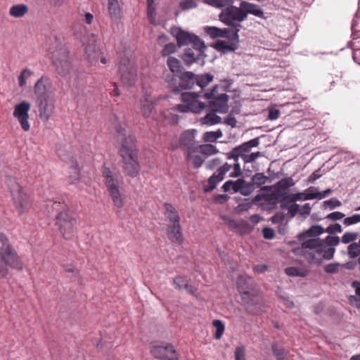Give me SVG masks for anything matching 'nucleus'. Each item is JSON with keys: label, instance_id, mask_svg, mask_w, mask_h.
<instances>
[{"label": "nucleus", "instance_id": "21", "mask_svg": "<svg viewBox=\"0 0 360 360\" xmlns=\"http://www.w3.org/2000/svg\"><path fill=\"white\" fill-rule=\"evenodd\" d=\"M202 53V46L195 47L193 46L192 48H188L185 50L182 54L181 58L186 65H191L197 60L199 56Z\"/></svg>", "mask_w": 360, "mask_h": 360}, {"label": "nucleus", "instance_id": "37", "mask_svg": "<svg viewBox=\"0 0 360 360\" xmlns=\"http://www.w3.org/2000/svg\"><path fill=\"white\" fill-rule=\"evenodd\" d=\"M212 326L215 328V332L214 334V338L217 340L221 339L225 330L224 323L220 320H214L212 322Z\"/></svg>", "mask_w": 360, "mask_h": 360}, {"label": "nucleus", "instance_id": "33", "mask_svg": "<svg viewBox=\"0 0 360 360\" xmlns=\"http://www.w3.org/2000/svg\"><path fill=\"white\" fill-rule=\"evenodd\" d=\"M309 271L305 269H300L299 267L295 266H289L285 268V273L288 276H298V277H305L307 276Z\"/></svg>", "mask_w": 360, "mask_h": 360}, {"label": "nucleus", "instance_id": "25", "mask_svg": "<svg viewBox=\"0 0 360 360\" xmlns=\"http://www.w3.org/2000/svg\"><path fill=\"white\" fill-rule=\"evenodd\" d=\"M174 288L180 291L186 290L187 292L195 295V289L188 285V281L186 278L182 276H177L173 280Z\"/></svg>", "mask_w": 360, "mask_h": 360}, {"label": "nucleus", "instance_id": "6", "mask_svg": "<svg viewBox=\"0 0 360 360\" xmlns=\"http://www.w3.org/2000/svg\"><path fill=\"white\" fill-rule=\"evenodd\" d=\"M103 176L105 179L107 190L114 205L119 208L122 207L123 202L119 190L122 184L120 176L117 174H112L110 169L105 167L103 169Z\"/></svg>", "mask_w": 360, "mask_h": 360}, {"label": "nucleus", "instance_id": "48", "mask_svg": "<svg viewBox=\"0 0 360 360\" xmlns=\"http://www.w3.org/2000/svg\"><path fill=\"white\" fill-rule=\"evenodd\" d=\"M304 198H305V191H304L302 193H297L285 195L283 198V200H285L288 199V200H290V202H295L297 201L306 200Z\"/></svg>", "mask_w": 360, "mask_h": 360}, {"label": "nucleus", "instance_id": "4", "mask_svg": "<svg viewBox=\"0 0 360 360\" xmlns=\"http://www.w3.org/2000/svg\"><path fill=\"white\" fill-rule=\"evenodd\" d=\"M49 56L57 72L61 76H67L72 70L71 61L68 48L58 39L49 45Z\"/></svg>", "mask_w": 360, "mask_h": 360}, {"label": "nucleus", "instance_id": "28", "mask_svg": "<svg viewBox=\"0 0 360 360\" xmlns=\"http://www.w3.org/2000/svg\"><path fill=\"white\" fill-rule=\"evenodd\" d=\"M180 224H173L168 228V237L172 242L180 243L182 240V234L180 231Z\"/></svg>", "mask_w": 360, "mask_h": 360}, {"label": "nucleus", "instance_id": "36", "mask_svg": "<svg viewBox=\"0 0 360 360\" xmlns=\"http://www.w3.org/2000/svg\"><path fill=\"white\" fill-rule=\"evenodd\" d=\"M272 352L276 360H288V351H286L283 347H278L277 345H272Z\"/></svg>", "mask_w": 360, "mask_h": 360}, {"label": "nucleus", "instance_id": "39", "mask_svg": "<svg viewBox=\"0 0 360 360\" xmlns=\"http://www.w3.org/2000/svg\"><path fill=\"white\" fill-rule=\"evenodd\" d=\"M222 135V132L219 129L215 131H207L204 133V141L213 142L215 141L217 139L221 138Z\"/></svg>", "mask_w": 360, "mask_h": 360}, {"label": "nucleus", "instance_id": "2", "mask_svg": "<svg viewBox=\"0 0 360 360\" xmlns=\"http://www.w3.org/2000/svg\"><path fill=\"white\" fill-rule=\"evenodd\" d=\"M8 266L21 270L22 263L9 239L4 233H0V278L8 275Z\"/></svg>", "mask_w": 360, "mask_h": 360}, {"label": "nucleus", "instance_id": "17", "mask_svg": "<svg viewBox=\"0 0 360 360\" xmlns=\"http://www.w3.org/2000/svg\"><path fill=\"white\" fill-rule=\"evenodd\" d=\"M233 169V163H225L224 165L220 167L211 176L208 181L207 185L204 187V191L207 192L213 190L216 188L217 184L222 181L224 178L225 174L231 170V169Z\"/></svg>", "mask_w": 360, "mask_h": 360}, {"label": "nucleus", "instance_id": "27", "mask_svg": "<svg viewBox=\"0 0 360 360\" xmlns=\"http://www.w3.org/2000/svg\"><path fill=\"white\" fill-rule=\"evenodd\" d=\"M319 250L321 255V263L323 259H331L335 251V249L333 247L327 246L324 241L319 238Z\"/></svg>", "mask_w": 360, "mask_h": 360}, {"label": "nucleus", "instance_id": "44", "mask_svg": "<svg viewBox=\"0 0 360 360\" xmlns=\"http://www.w3.org/2000/svg\"><path fill=\"white\" fill-rule=\"evenodd\" d=\"M148 8H147V15L148 20L150 23L153 24L155 21V7H154V0H149L147 1Z\"/></svg>", "mask_w": 360, "mask_h": 360}, {"label": "nucleus", "instance_id": "42", "mask_svg": "<svg viewBox=\"0 0 360 360\" xmlns=\"http://www.w3.org/2000/svg\"><path fill=\"white\" fill-rule=\"evenodd\" d=\"M348 255L350 258H356L360 255V245L358 243H352L348 246Z\"/></svg>", "mask_w": 360, "mask_h": 360}, {"label": "nucleus", "instance_id": "15", "mask_svg": "<svg viewBox=\"0 0 360 360\" xmlns=\"http://www.w3.org/2000/svg\"><path fill=\"white\" fill-rule=\"evenodd\" d=\"M173 34L174 35L177 44L179 46H187L192 44L195 47L202 46V41L200 40L199 37L194 34L184 31L181 29H177L173 30Z\"/></svg>", "mask_w": 360, "mask_h": 360}, {"label": "nucleus", "instance_id": "40", "mask_svg": "<svg viewBox=\"0 0 360 360\" xmlns=\"http://www.w3.org/2000/svg\"><path fill=\"white\" fill-rule=\"evenodd\" d=\"M324 232V229L319 225L311 226L305 233L307 236L316 237Z\"/></svg>", "mask_w": 360, "mask_h": 360}, {"label": "nucleus", "instance_id": "5", "mask_svg": "<svg viewBox=\"0 0 360 360\" xmlns=\"http://www.w3.org/2000/svg\"><path fill=\"white\" fill-rule=\"evenodd\" d=\"M197 132L195 129L185 131L179 139L180 144L186 148L188 162L195 168L200 167L202 164V145L194 142Z\"/></svg>", "mask_w": 360, "mask_h": 360}, {"label": "nucleus", "instance_id": "49", "mask_svg": "<svg viewBox=\"0 0 360 360\" xmlns=\"http://www.w3.org/2000/svg\"><path fill=\"white\" fill-rule=\"evenodd\" d=\"M359 222H360V214H354L351 217L345 218L343 220V224L345 226L356 224Z\"/></svg>", "mask_w": 360, "mask_h": 360}, {"label": "nucleus", "instance_id": "45", "mask_svg": "<svg viewBox=\"0 0 360 360\" xmlns=\"http://www.w3.org/2000/svg\"><path fill=\"white\" fill-rule=\"evenodd\" d=\"M266 180L267 177L263 173H257L252 178L253 184L257 186V187L264 185Z\"/></svg>", "mask_w": 360, "mask_h": 360}, {"label": "nucleus", "instance_id": "55", "mask_svg": "<svg viewBox=\"0 0 360 360\" xmlns=\"http://www.w3.org/2000/svg\"><path fill=\"white\" fill-rule=\"evenodd\" d=\"M32 75V72L28 69H25L22 71L21 74L19 76L18 81L19 85L22 86L25 84L26 78Z\"/></svg>", "mask_w": 360, "mask_h": 360}, {"label": "nucleus", "instance_id": "34", "mask_svg": "<svg viewBox=\"0 0 360 360\" xmlns=\"http://www.w3.org/2000/svg\"><path fill=\"white\" fill-rule=\"evenodd\" d=\"M166 208V216L168 220L173 223L179 224L180 217L176 211L175 208L170 204L165 205Z\"/></svg>", "mask_w": 360, "mask_h": 360}, {"label": "nucleus", "instance_id": "56", "mask_svg": "<svg viewBox=\"0 0 360 360\" xmlns=\"http://www.w3.org/2000/svg\"><path fill=\"white\" fill-rule=\"evenodd\" d=\"M345 216V215L344 213L336 211L328 214L326 216V219L329 220L337 221L343 219Z\"/></svg>", "mask_w": 360, "mask_h": 360}, {"label": "nucleus", "instance_id": "7", "mask_svg": "<svg viewBox=\"0 0 360 360\" xmlns=\"http://www.w3.org/2000/svg\"><path fill=\"white\" fill-rule=\"evenodd\" d=\"M117 74L124 86H134L137 78V68L134 62L127 57L121 58L118 64Z\"/></svg>", "mask_w": 360, "mask_h": 360}, {"label": "nucleus", "instance_id": "35", "mask_svg": "<svg viewBox=\"0 0 360 360\" xmlns=\"http://www.w3.org/2000/svg\"><path fill=\"white\" fill-rule=\"evenodd\" d=\"M294 185L292 179L291 178H285L279 181L276 184V187L278 193H286V191Z\"/></svg>", "mask_w": 360, "mask_h": 360}, {"label": "nucleus", "instance_id": "54", "mask_svg": "<svg viewBox=\"0 0 360 360\" xmlns=\"http://www.w3.org/2000/svg\"><path fill=\"white\" fill-rule=\"evenodd\" d=\"M323 205L332 210L341 206L342 203L339 200L336 198H330V200L324 201Z\"/></svg>", "mask_w": 360, "mask_h": 360}, {"label": "nucleus", "instance_id": "1", "mask_svg": "<svg viewBox=\"0 0 360 360\" xmlns=\"http://www.w3.org/2000/svg\"><path fill=\"white\" fill-rule=\"evenodd\" d=\"M259 144V138L257 137L235 147L227 153V158L233 160V172L229 174V176L238 177L242 174L238 162L239 158H241L245 163H252L262 156V153L259 151L251 153V149L258 146Z\"/></svg>", "mask_w": 360, "mask_h": 360}, {"label": "nucleus", "instance_id": "9", "mask_svg": "<svg viewBox=\"0 0 360 360\" xmlns=\"http://www.w3.org/2000/svg\"><path fill=\"white\" fill-rule=\"evenodd\" d=\"M7 184L13 196L15 207L18 214L21 215L30 207L29 198L22 188L17 183L15 178H8Z\"/></svg>", "mask_w": 360, "mask_h": 360}, {"label": "nucleus", "instance_id": "58", "mask_svg": "<svg viewBox=\"0 0 360 360\" xmlns=\"http://www.w3.org/2000/svg\"><path fill=\"white\" fill-rule=\"evenodd\" d=\"M226 223H227L228 226H229V228H231L232 229H235L240 228L243 224V221H238V220L233 219H228L226 220Z\"/></svg>", "mask_w": 360, "mask_h": 360}, {"label": "nucleus", "instance_id": "14", "mask_svg": "<svg viewBox=\"0 0 360 360\" xmlns=\"http://www.w3.org/2000/svg\"><path fill=\"white\" fill-rule=\"evenodd\" d=\"M30 104L23 101L15 106L13 111V116L19 122L20 127L25 131L30 130V125L28 122L29 119V111L30 109Z\"/></svg>", "mask_w": 360, "mask_h": 360}, {"label": "nucleus", "instance_id": "19", "mask_svg": "<svg viewBox=\"0 0 360 360\" xmlns=\"http://www.w3.org/2000/svg\"><path fill=\"white\" fill-rule=\"evenodd\" d=\"M51 80L46 77H41L34 86V94L37 96V99L51 97Z\"/></svg>", "mask_w": 360, "mask_h": 360}, {"label": "nucleus", "instance_id": "32", "mask_svg": "<svg viewBox=\"0 0 360 360\" xmlns=\"http://www.w3.org/2000/svg\"><path fill=\"white\" fill-rule=\"evenodd\" d=\"M204 31L212 38L225 37L229 32V30L227 28L219 29L216 27H206L204 28Z\"/></svg>", "mask_w": 360, "mask_h": 360}, {"label": "nucleus", "instance_id": "10", "mask_svg": "<svg viewBox=\"0 0 360 360\" xmlns=\"http://www.w3.org/2000/svg\"><path fill=\"white\" fill-rule=\"evenodd\" d=\"M199 96V94L195 92L182 93L181 99L184 103L176 105L174 109L182 113L200 112L202 110V103L198 101Z\"/></svg>", "mask_w": 360, "mask_h": 360}, {"label": "nucleus", "instance_id": "20", "mask_svg": "<svg viewBox=\"0 0 360 360\" xmlns=\"http://www.w3.org/2000/svg\"><path fill=\"white\" fill-rule=\"evenodd\" d=\"M39 117L43 121H47L53 113L54 103L53 97L37 99Z\"/></svg>", "mask_w": 360, "mask_h": 360}, {"label": "nucleus", "instance_id": "50", "mask_svg": "<svg viewBox=\"0 0 360 360\" xmlns=\"http://www.w3.org/2000/svg\"><path fill=\"white\" fill-rule=\"evenodd\" d=\"M198 6V0H182L180 1V7L183 10H188Z\"/></svg>", "mask_w": 360, "mask_h": 360}, {"label": "nucleus", "instance_id": "59", "mask_svg": "<svg viewBox=\"0 0 360 360\" xmlns=\"http://www.w3.org/2000/svg\"><path fill=\"white\" fill-rule=\"evenodd\" d=\"M339 269V264L338 263H330L327 264L324 270L328 274H335L338 271Z\"/></svg>", "mask_w": 360, "mask_h": 360}, {"label": "nucleus", "instance_id": "16", "mask_svg": "<svg viewBox=\"0 0 360 360\" xmlns=\"http://www.w3.org/2000/svg\"><path fill=\"white\" fill-rule=\"evenodd\" d=\"M97 37L95 34L89 37V41L85 47V58L91 65H96L98 63L101 51L96 45Z\"/></svg>", "mask_w": 360, "mask_h": 360}, {"label": "nucleus", "instance_id": "57", "mask_svg": "<svg viewBox=\"0 0 360 360\" xmlns=\"http://www.w3.org/2000/svg\"><path fill=\"white\" fill-rule=\"evenodd\" d=\"M326 231L328 233H341L342 231V229L340 224L336 223L334 224H331L327 227Z\"/></svg>", "mask_w": 360, "mask_h": 360}, {"label": "nucleus", "instance_id": "41", "mask_svg": "<svg viewBox=\"0 0 360 360\" xmlns=\"http://www.w3.org/2000/svg\"><path fill=\"white\" fill-rule=\"evenodd\" d=\"M281 207L283 209L286 208L292 217H295L297 213L300 214V206L295 202H290L289 201L286 205L282 204Z\"/></svg>", "mask_w": 360, "mask_h": 360}, {"label": "nucleus", "instance_id": "46", "mask_svg": "<svg viewBox=\"0 0 360 360\" xmlns=\"http://www.w3.org/2000/svg\"><path fill=\"white\" fill-rule=\"evenodd\" d=\"M305 200H313L319 199V192L317 191V188L313 186H310L305 191Z\"/></svg>", "mask_w": 360, "mask_h": 360}, {"label": "nucleus", "instance_id": "30", "mask_svg": "<svg viewBox=\"0 0 360 360\" xmlns=\"http://www.w3.org/2000/svg\"><path fill=\"white\" fill-rule=\"evenodd\" d=\"M28 12V7L23 4L12 6L9 9V14L14 18H22Z\"/></svg>", "mask_w": 360, "mask_h": 360}, {"label": "nucleus", "instance_id": "12", "mask_svg": "<svg viewBox=\"0 0 360 360\" xmlns=\"http://www.w3.org/2000/svg\"><path fill=\"white\" fill-rule=\"evenodd\" d=\"M319 238H310L302 243V255L309 263L321 264Z\"/></svg>", "mask_w": 360, "mask_h": 360}, {"label": "nucleus", "instance_id": "31", "mask_svg": "<svg viewBox=\"0 0 360 360\" xmlns=\"http://www.w3.org/2000/svg\"><path fill=\"white\" fill-rule=\"evenodd\" d=\"M108 13L113 20L120 18L121 10L117 0H108Z\"/></svg>", "mask_w": 360, "mask_h": 360}, {"label": "nucleus", "instance_id": "24", "mask_svg": "<svg viewBox=\"0 0 360 360\" xmlns=\"http://www.w3.org/2000/svg\"><path fill=\"white\" fill-rule=\"evenodd\" d=\"M245 181L243 179H238L236 181L229 180L222 186L221 188L224 192L233 191L234 193L241 191L245 186Z\"/></svg>", "mask_w": 360, "mask_h": 360}, {"label": "nucleus", "instance_id": "43", "mask_svg": "<svg viewBox=\"0 0 360 360\" xmlns=\"http://www.w3.org/2000/svg\"><path fill=\"white\" fill-rule=\"evenodd\" d=\"M221 117L214 113H208L204 117V124L212 125L221 122Z\"/></svg>", "mask_w": 360, "mask_h": 360}, {"label": "nucleus", "instance_id": "26", "mask_svg": "<svg viewBox=\"0 0 360 360\" xmlns=\"http://www.w3.org/2000/svg\"><path fill=\"white\" fill-rule=\"evenodd\" d=\"M153 110V99L148 95L145 96L141 102V112L144 117H149Z\"/></svg>", "mask_w": 360, "mask_h": 360}, {"label": "nucleus", "instance_id": "8", "mask_svg": "<svg viewBox=\"0 0 360 360\" xmlns=\"http://www.w3.org/2000/svg\"><path fill=\"white\" fill-rule=\"evenodd\" d=\"M56 224L63 238L70 239L74 236L77 214L69 210L61 211L56 217Z\"/></svg>", "mask_w": 360, "mask_h": 360}, {"label": "nucleus", "instance_id": "47", "mask_svg": "<svg viewBox=\"0 0 360 360\" xmlns=\"http://www.w3.org/2000/svg\"><path fill=\"white\" fill-rule=\"evenodd\" d=\"M357 238L358 233L356 232H346L342 236L341 242L344 244H347L354 242Z\"/></svg>", "mask_w": 360, "mask_h": 360}, {"label": "nucleus", "instance_id": "63", "mask_svg": "<svg viewBox=\"0 0 360 360\" xmlns=\"http://www.w3.org/2000/svg\"><path fill=\"white\" fill-rule=\"evenodd\" d=\"M322 176L321 173V169H319L314 172L308 178V183H314L316 179H319Z\"/></svg>", "mask_w": 360, "mask_h": 360}, {"label": "nucleus", "instance_id": "61", "mask_svg": "<svg viewBox=\"0 0 360 360\" xmlns=\"http://www.w3.org/2000/svg\"><path fill=\"white\" fill-rule=\"evenodd\" d=\"M262 233L265 239H272L275 235L274 229L269 227L263 229Z\"/></svg>", "mask_w": 360, "mask_h": 360}, {"label": "nucleus", "instance_id": "38", "mask_svg": "<svg viewBox=\"0 0 360 360\" xmlns=\"http://www.w3.org/2000/svg\"><path fill=\"white\" fill-rule=\"evenodd\" d=\"M214 48L223 53L234 51V48L231 45L224 41H217L214 44Z\"/></svg>", "mask_w": 360, "mask_h": 360}, {"label": "nucleus", "instance_id": "52", "mask_svg": "<svg viewBox=\"0 0 360 360\" xmlns=\"http://www.w3.org/2000/svg\"><path fill=\"white\" fill-rule=\"evenodd\" d=\"M176 47L174 43H169L162 50V55L167 56L176 51Z\"/></svg>", "mask_w": 360, "mask_h": 360}, {"label": "nucleus", "instance_id": "60", "mask_svg": "<svg viewBox=\"0 0 360 360\" xmlns=\"http://www.w3.org/2000/svg\"><path fill=\"white\" fill-rule=\"evenodd\" d=\"M217 148L212 144H204V155H213L217 153Z\"/></svg>", "mask_w": 360, "mask_h": 360}, {"label": "nucleus", "instance_id": "22", "mask_svg": "<svg viewBox=\"0 0 360 360\" xmlns=\"http://www.w3.org/2000/svg\"><path fill=\"white\" fill-rule=\"evenodd\" d=\"M250 279V276H240L238 278V280H237L238 291L242 296L243 301L245 304H248L252 300L250 299V293L248 291V287L245 284V282Z\"/></svg>", "mask_w": 360, "mask_h": 360}, {"label": "nucleus", "instance_id": "62", "mask_svg": "<svg viewBox=\"0 0 360 360\" xmlns=\"http://www.w3.org/2000/svg\"><path fill=\"white\" fill-rule=\"evenodd\" d=\"M230 197L226 194H218L214 196V200L215 202L219 204H223L226 202Z\"/></svg>", "mask_w": 360, "mask_h": 360}, {"label": "nucleus", "instance_id": "53", "mask_svg": "<svg viewBox=\"0 0 360 360\" xmlns=\"http://www.w3.org/2000/svg\"><path fill=\"white\" fill-rule=\"evenodd\" d=\"M323 241L327 246L333 247L339 244L340 238L338 236H328Z\"/></svg>", "mask_w": 360, "mask_h": 360}, {"label": "nucleus", "instance_id": "23", "mask_svg": "<svg viewBox=\"0 0 360 360\" xmlns=\"http://www.w3.org/2000/svg\"><path fill=\"white\" fill-rule=\"evenodd\" d=\"M240 6L245 13V18L248 14H252L259 18H262L264 15L263 11L257 4H251L248 1H241Z\"/></svg>", "mask_w": 360, "mask_h": 360}, {"label": "nucleus", "instance_id": "11", "mask_svg": "<svg viewBox=\"0 0 360 360\" xmlns=\"http://www.w3.org/2000/svg\"><path fill=\"white\" fill-rule=\"evenodd\" d=\"M217 89L218 86L216 85L210 91L204 93V98L211 99L209 105L212 111L225 113L229 110V96L225 93L218 94Z\"/></svg>", "mask_w": 360, "mask_h": 360}, {"label": "nucleus", "instance_id": "64", "mask_svg": "<svg viewBox=\"0 0 360 360\" xmlns=\"http://www.w3.org/2000/svg\"><path fill=\"white\" fill-rule=\"evenodd\" d=\"M280 115V111L277 109H271L269 111L268 117L270 120H275L278 118Z\"/></svg>", "mask_w": 360, "mask_h": 360}, {"label": "nucleus", "instance_id": "18", "mask_svg": "<svg viewBox=\"0 0 360 360\" xmlns=\"http://www.w3.org/2000/svg\"><path fill=\"white\" fill-rule=\"evenodd\" d=\"M179 78V86L184 89L192 88L197 84L202 89V76H196L193 72L185 71L177 76Z\"/></svg>", "mask_w": 360, "mask_h": 360}, {"label": "nucleus", "instance_id": "13", "mask_svg": "<svg viewBox=\"0 0 360 360\" xmlns=\"http://www.w3.org/2000/svg\"><path fill=\"white\" fill-rule=\"evenodd\" d=\"M153 355L162 360H179V355L174 346L170 343L154 342L150 345Z\"/></svg>", "mask_w": 360, "mask_h": 360}, {"label": "nucleus", "instance_id": "3", "mask_svg": "<svg viewBox=\"0 0 360 360\" xmlns=\"http://www.w3.org/2000/svg\"><path fill=\"white\" fill-rule=\"evenodd\" d=\"M120 154L122 158L124 168L131 177H136L140 171V166L137 161V149L136 147V138L134 135H129L122 139V146Z\"/></svg>", "mask_w": 360, "mask_h": 360}, {"label": "nucleus", "instance_id": "51", "mask_svg": "<svg viewBox=\"0 0 360 360\" xmlns=\"http://www.w3.org/2000/svg\"><path fill=\"white\" fill-rule=\"evenodd\" d=\"M235 360H245V349L244 346L237 347L234 351Z\"/></svg>", "mask_w": 360, "mask_h": 360}, {"label": "nucleus", "instance_id": "29", "mask_svg": "<svg viewBox=\"0 0 360 360\" xmlns=\"http://www.w3.org/2000/svg\"><path fill=\"white\" fill-rule=\"evenodd\" d=\"M167 65L170 71L176 76L179 75L184 70L180 60L174 57H169L167 60Z\"/></svg>", "mask_w": 360, "mask_h": 360}]
</instances>
